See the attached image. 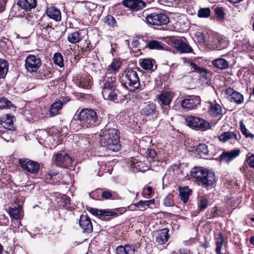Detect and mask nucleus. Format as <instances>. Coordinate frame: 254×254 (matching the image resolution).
Segmentation results:
<instances>
[{"label":"nucleus","mask_w":254,"mask_h":254,"mask_svg":"<svg viewBox=\"0 0 254 254\" xmlns=\"http://www.w3.org/2000/svg\"><path fill=\"white\" fill-rule=\"evenodd\" d=\"M119 139V131L115 128L109 127L107 125L101 131L100 145L109 150L117 152L121 149V145Z\"/></svg>","instance_id":"nucleus-1"},{"label":"nucleus","mask_w":254,"mask_h":254,"mask_svg":"<svg viewBox=\"0 0 254 254\" xmlns=\"http://www.w3.org/2000/svg\"><path fill=\"white\" fill-rule=\"evenodd\" d=\"M190 176L204 188H211L216 183L214 173L201 167L192 168L190 171Z\"/></svg>","instance_id":"nucleus-2"},{"label":"nucleus","mask_w":254,"mask_h":254,"mask_svg":"<svg viewBox=\"0 0 254 254\" xmlns=\"http://www.w3.org/2000/svg\"><path fill=\"white\" fill-rule=\"evenodd\" d=\"M78 119L82 126L87 127L97 126L101 122L97 113L92 109L82 110L78 116Z\"/></svg>","instance_id":"nucleus-3"},{"label":"nucleus","mask_w":254,"mask_h":254,"mask_svg":"<svg viewBox=\"0 0 254 254\" xmlns=\"http://www.w3.org/2000/svg\"><path fill=\"white\" fill-rule=\"evenodd\" d=\"M125 84L128 90L134 92L140 90V83L137 72L133 70H129L125 75Z\"/></svg>","instance_id":"nucleus-4"},{"label":"nucleus","mask_w":254,"mask_h":254,"mask_svg":"<svg viewBox=\"0 0 254 254\" xmlns=\"http://www.w3.org/2000/svg\"><path fill=\"white\" fill-rule=\"evenodd\" d=\"M186 123L188 127L196 130H205L210 128L208 122L195 116L187 117L186 118Z\"/></svg>","instance_id":"nucleus-5"},{"label":"nucleus","mask_w":254,"mask_h":254,"mask_svg":"<svg viewBox=\"0 0 254 254\" xmlns=\"http://www.w3.org/2000/svg\"><path fill=\"white\" fill-rule=\"evenodd\" d=\"M145 20L148 23L157 26L166 25L169 21V19L166 14L156 12L146 14Z\"/></svg>","instance_id":"nucleus-6"},{"label":"nucleus","mask_w":254,"mask_h":254,"mask_svg":"<svg viewBox=\"0 0 254 254\" xmlns=\"http://www.w3.org/2000/svg\"><path fill=\"white\" fill-rule=\"evenodd\" d=\"M18 162L22 169L31 174H36L39 170L40 164L37 162L22 158L19 159Z\"/></svg>","instance_id":"nucleus-7"},{"label":"nucleus","mask_w":254,"mask_h":254,"mask_svg":"<svg viewBox=\"0 0 254 254\" xmlns=\"http://www.w3.org/2000/svg\"><path fill=\"white\" fill-rule=\"evenodd\" d=\"M42 64L40 58L35 55H29L25 61V66L29 72H35Z\"/></svg>","instance_id":"nucleus-8"},{"label":"nucleus","mask_w":254,"mask_h":254,"mask_svg":"<svg viewBox=\"0 0 254 254\" xmlns=\"http://www.w3.org/2000/svg\"><path fill=\"white\" fill-rule=\"evenodd\" d=\"M53 161L59 167L68 168L72 164V159L66 153H58L53 157Z\"/></svg>","instance_id":"nucleus-9"},{"label":"nucleus","mask_w":254,"mask_h":254,"mask_svg":"<svg viewBox=\"0 0 254 254\" xmlns=\"http://www.w3.org/2000/svg\"><path fill=\"white\" fill-rule=\"evenodd\" d=\"M91 79L92 77L88 74L76 75L73 77V81L78 87L88 89L91 88Z\"/></svg>","instance_id":"nucleus-10"},{"label":"nucleus","mask_w":254,"mask_h":254,"mask_svg":"<svg viewBox=\"0 0 254 254\" xmlns=\"http://www.w3.org/2000/svg\"><path fill=\"white\" fill-rule=\"evenodd\" d=\"M200 98L198 96H190L188 98L182 100L181 105L185 109L187 110H193L200 103Z\"/></svg>","instance_id":"nucleus-11"},{"label":"nucleus","mask_w":254,"mask_h":254,"mask_svg":"<svg viewBox=\"0 0 254 254\" xmlns=\"http://www.w3.org/2000/svg\"><path fill=\"white\" fill-rule=\"evenodd\" d=\"M116 81V78L115 76L108 77L106 75L103 81V84L101 86L102 89V94L110 91L115 90L117 87Z\"/></svg>","instance_id":"nucleus-12"},{"label":"nucleus","mask_w":254,"mask_h":254,"mask_svg":"<svg viewBox=\"0 0 254 254\" xmlns=\"http://www.w3.org/2000/svg\"><path fill=\"white\" fill-rule=\"evenodd\" d=\"M142 116L146 117H153L155 115V118L157 117V111L156 110V106L153 103H145L142 106L140 111Z\"/></svg>","instance_id":"nucleus-13"},{"label":"nucleus","mask_w":254,"mask_h":254,"mask_svg":"<svg viewBox=\"0 0 254 254\" xmlns=\"http://www.w3.org/2000/svg\"><path fill=\"white\" fill-rule=\"evenodd\" d=\"M122 3L125 7L135 11L142 9L146 6L145 2L141 0H123Z\"/></svg>","instance_id":"nucleus-14"},{"label":"nucleus","mask_w":254,"mask_h":254,"mask_svg":"<svg viewBox=\"0 0 254 254\" xmlns=\"http://www.w3.org/2000/svg\"><path fill=\"white\" fill-rule=\"evenodd\" d=\"M240 153V150L239 149H235L229 151H223L219 156L220 160L222 162L229 163L238 156Z\"/></svg>","instance_id":"nucleus-15"},{"label":"nucleus","mask_w":254,"mask_h":254,"mask_svg":"<svg viewBox=\"0 0 254 254\" xmlns=\"http://www.w3.org/2000/svg\"><path fill=\"white\" fill-rule=\"evenodd\" d=\"M88 210L93 215L99 216L103 219L106 216L115 217L118 216L116 212L109 209H98L94 208H90Z\"/></svg>","instance_id":"nucleus-16"},{"label":"nucleus","mask_w":254,"mask_h":254,"mask_svg":"<svg viewBox=\"0 0 254 254\" xmlns=\"http://www.w3.org/2000/svg\"><path fill=\"white\" fill-rule=\"evenodd\" d=\"M226 94L229 97V100L231 102H234L237 104H241L244 101V97L242 94L229 88L226 90Z\"/></svg>","instance_id":"nucleus-17"},{"label":"nucleus","mask_w":254,"mask_h":254,"mask_svg":"<svg viewBox=\"0 0 254 254\" xmlns=\"http://www.w3.org/2000/svg\"><path fill=\"white\" fill-rule=\"evenodd\" d=\"M80 226L83 229V232L91 233L93 230L92 225L90 219L87 215H82L79 221Z\"/></svg>","instance_id":"nucleus-18"},{"label":"nucleus","mask_w":254,"mask_h":254,"mask_svg":"<svg viewBox=\"0 0 254 254\" xmlns=\"http://www.w3.org/2000/svg\"><path fill=\"white\" fill-rule=\"evenodd\" d=\"M173 43L175 47L181 53H191L192 49L181 39H175Z\"/></svg>","instance_id":"nucleus-19"},{"label":"nucleus","mask_w":254,"mask_h":254,"mask_svg":"<svg viewBox=\"0 0 254 254\" xmlns=\"http://www.w3.org/2000/svg\"><path fill=\"white\" fill-rule=\"evenodd\" d=\"M46 14L49 17L56 21H60L61 20V11L55 6H50L48 7L46 11Z\"/></svg>","instance_id":"nucleus-20"},{"label":"nucleus","mask_w":254,"mask_h":254,"mask_svg":"<svg viewBox=\"0 0 254 254\" xmlns=\"http://www.w3.org/2000/svg\"><path fill=\"white\" fill-rule=\"evenodd\" d=\"M219 139L223 142H226L228 140H232V143H235L236 141H239V140L237 133L234 131L225 132L219 136Z\"/></svg>","instance_id":"nucleus-21"},{"label":"nucleus","mask_w":254,"mask_h":254,"mask_svg":"<svg viewBox=\"0 0 254 254\" xmlns=\"http://www.w3.org/2000/svg\"><path fill=\"white\" fill-rule=\"evenodd\" d=\"M174 96V94L170 91H164L159 95V101L164 105H169Z\"/></svg>","instance_id":"nucleus-22"},{"label":"nucleus","mask_w":254,"mask_h":254,"mask_svg":"<svg viewBox=\"0 0 254 254\" xmlns=\"http://www.w3.org/2000/svg\"><path fill=\"white\" fill-rule=\"evenodd\" d=\"M0 124L4 128L11 130L13 128V117L8 115H4L0 119Z\"/></svg>","instance_id":"nucleus-23"},{"label":"nucleus","mask_w":254,"mask_h":254,"mask_svg":"<svg viewBox=\"0 0 254 254\" xmlns=\"http://www.w3.org/2000/svg\"><path fill=\"white\" fill-rule=\"evenodd\" d=\"M168 232L169 230L167 228H164L161 230L158 233L156 242L159 245H163L166 243L168 240L169 237Z\"/></svg>","instance_id":"nucleus-24"},{"label":"nucleus","mask_w":254,"mask_h":254,"mask_svg":"<svg viewBox=\"0 0 254 254\" xmlns=\"http://www.w3.org/2000/svg\"><path fill=\"white\" fill-rule=\"evenodd\" d=\"M7 211L11 218L15 220L20 219L23 216V212L21 211V207L19 205L18 207H14L13 208L9 207L7 209Z\"/></svg>","instance_id":"nucleus-25"},{"label":"nucleus","mask_w":254,"mask_h":254,"mask_svg":"<svg viewBox=\"0 0 254 254\" xmlns=\"http://www.w3.org/2000/svg\"><path fill=\"white\" fill-rule=\"evenodd\" d=\"M122 65L121 61L118 59H113L112 63L108 67L107 75L109 74H115L118 72Z\"/></svg>","instance_id":"nucleus-26"},{"label":"nucleus","mask_w":254,"mask_h":254,"mask_svg":"<svg viewBox=\"0 0 254 254\" xmlns=\"http://www.w3.org/2000/svg\"><path fill=\"white\" fill-rule=\"evenodd\" d=\"M213 43L214 45L215 46V48L218 50L226 48L228 45V43L225 38L218 35L214 38Z\"/></svg>","instance_id":"nucleus-27"},{"label":"nucleus","mask_w":254,"mask_h":254,"mask_svg":"<svg viewBox=\"0 0 254 254\" xmlns=\"http://www.w3.org/2000/svg\"><path fill=\"white\" fill-rule=\"evenodd\" d=\"M212 65L220 69H227L230 65V62L222 58L215 59L212 62Z\"/></svg>","instance_id":"nucleus-28"},{"label":"nucleus","mask_w":254,"mask_h":254,"mask_svg":"<svg viewBox=\"0 0 254 254\" xmlns=\"http://www.w3.org/2000/svg\"><path fill=\"white\" fill-rule=\"evenodd\" d=\"M36 4V0H20L18 2V5L26 10L35 8Z\"/></svg>","instance_id":"nucleus-29"},{"label":"nucleus","mask_w":254,"mask_h":254,"mask_svg":"<svg viewBox=\"0 0 254 254\" xmlns=\"http://www.w3.org/2000/svg\"><path fill=\"white\" fill-rule=\"evenodd\" d=\"M179 193L181 200L184 203H187L189 200L190 195L191 193V190L188 187L184 188H179Z\"/></svg>","instance_id":"nucleus-30"},{"label":"nucleus","mask_w":254,"mask_h":254,"mask_svg":"<svg viewBox=\"0 0 254 254\" xmlns=\"http://www.w3.org/2000/svg\"><path fill=\"white\" fill-rule=\"evenodd\" d=\"M190 67L191 69H193L194 71L199 73L201 76L206 79L208 78L210 75V73L206 69L197 66V65L193 63H190Z\"/></svg>","instance_id":"nucleus-31"},{"label":"nucleus","mask_w":254,"mask_h":254,"mask_svg":"<svg viewBox=\"0 0 254 254\" xmlns=\"http://www.w3.org/2000/svg\"><path fill=\"white\" fill-rule=\"evenodd\" d=\"M63 103L61 100L54 102L52 105L50 110L51 117H54L58 114L63 107Z\"/></svg>","instance_id":"nucleus-32"},{"label":"nucleus","mask_w":254,"mask_h":254,"mask_svg":"<svg viewBox=\"0 0 254 254\" xmlns=\"http://www.w3.org/2000/svg\"><path fill=\"white\" fill-rule=\"evenodd\" d=\"M83 38L82 34L80 31H76L70 33L67 37L68 41L72 43L75 44L80 41Z\"/></svg>","instance_id":"nucleus-33"},{"label":"nucleus","mask_w":254,"mask_h":254,"mask_svg":"<svg viewBox=\"0 0 254 254\" xmlns=\"http://www.w3.org/2000/svg\"><path fill=\"white\" fill-rule=\"evenodd\" d=\"M208 111L213 116H217L222 113V108L220 105L215 103H211L209 106Z\"/></svg>","instance_id":"nucleus-34"},{"label":"nucleus","mask_w":254,"mask_h":254,"mask_svg":"<svg viewBox=\"0 0 254 254\" xmlns=\"http://www.w3.org/2000/svg\"><path fill=\"white\" fill-rule=\"evenodd\" d=\"M154 199L148 200H140L137 203L133 204L134 206H136L139 210L143 211L146 209L147 207L154 203Z\"/></svg>","instance_id":"nucleus-35"},{"label":"nucleus","mask_w":254,"mask_h":254,"mask_svg":"<svg viewBox=\"0 0 254 254\" xmlns=\"http://www.w3.org/2000/svg\"><path fill=\"white\" fill-rule=\"evenodd\" d=\"M8 69V64L4 59H0V79L3 78L6 75Z\"/></svg>","instance_id":"nucleus-36"},{"label":"nucleus","mask_w":254,"mask_h":254,"mask_svg":"<svg viewBox=\"0 0 254 254\" xmlns=\"http://www.w3.org/2000/svg\"><path fill=\"white\" fill-rule=\"evenodd\" d=\"M147 46L150 49L160 50L163 49L162 43L155 40L149 41Z\"/></svg>","instance_id":"nucleus-37"},{"label":"nucleus","mask_w":254,"mask_h":254,"mask_svg":"<svg viewBox=\"0 0 254 254\" xmlns=\"http://www.w3.org/2000/svg\"><path fill=\"white\" fill-rule=\"evenodd\" d=\"M102 96L104 99L108 100L111 101H114L115 102H119V101L117 99V94L115 92V90L110 91L105 94H102Z\"/></svg>","instance_id":"nucleus-38"},{"label":"nucleus","mask_w":254,"mask_h":254,"mask_svg":"<svg viewBox=\"0 0 254 254\" xmlns=\"http://www.w3.org/2000/svg\"><path fill=\"white\" fill-rule=\"evenodd\" d=\"M195 151L200 156L206 155L208 153L207 146L205 144H199L196 147Z\"/></svg>","instance_id":"nucleus-39"},{"label":"nucleus","mask_w":254,"mask_h":254,"mask_svg":"<svg viewBox=\"0 0 254 254\" xmlns=\"http://www.w3.org/2000/svg\"><path fill=\"white\" fill-rule=\"evenodd\" d=\"M53 60L54 63L60 67H62L64 66L63 57L61 53H55L54 55Z\"/></svg>","instance_id":"nucleus-40"},{"label":"nucleus","mask_w":254,"mask_h":254,"mask_svg":"<svg viewBox=\"0 0 254 254\" xmlns=\"http://www.w3.org/2000/svg\"><path fill=\"white\" fill-rule=\"evenodd\" d=\"M141 66L147 70H153V64L152 61L149 59H143L140 63Z\"/></svg>","instance_id":"nucleus-41"},{"label":"nucleus","mask_w":254,"mask_h":254,"mask_svg":"<svg viewBox=\"0 0 254 254\" xmlns=\"http://www.w3.org/2000/svg\"><path fill=\"white\" fill-rule=\"evenodd\" d=\"M210 14L211 10L209 7L201 8L197 12V16L200 18H207Z\"/></svg>","instance_id":"nucleus-42"},{"label":"nucleus","mask_w":254,"mask_h":254,"mask_svg":"<svg viewBox=\"0 0 254 254\" xmlns=\"http://www.w3.org/2000/svg\"><path fill=\"white\" fill-rule=\"evenodd\" d=\"M197 210L198 211H203L208 206V200L207 198L202 197L198 201Z\"/></svg>","instance_id":"nucleus-43"},{"label":"nucleus","mask_w":254,"mask_h":254,"mask_svg":"<svg viewBox=\"0 0 254 254\" xmlns=\"http://www.w3.org/2000/svg\"><path fill=\"white\" fill-rule=\"evenodd\" d=\"M240 129L242 133L246 136V137H250L251 138H254V134L251 133L246 128L243 121L240 122Z\"/></svg>","instance_id":"nucleus-44"},{"label":"nucleus","mask_w":254,"mask_h":254,"mask_svg":"<svg viewBox=\"0 0 254 254\" xmlns=\"http://www.w3.org/2000/svg\"><path fill=\"white\" fill-rule=\"evenodd\" d=\"M164 204L167 207L173 206L175 204L173 195L171 193L168 194L164 200Z\"/></svg>","instance_id":"nucleus-45"},{"label":"nucleus","mask_w":254,"mask_h":254,"mask_svg":"<svg viewBox=\"0 0 254 254\" xmlns=\"http://www.w3.org/2000/svg\"><path fill=\"white\" fill-rule=\"evenodd\" d=\"M214 13L216 15V17L220 20L224 19L225 13L222 7H216L214 9Z\"/></svg>","instance_id":"nucleus-46"},{"label":"nucleus","mask_w":254,"mask_h":254,"mask_svg":"<svg viewBox=\"0 0 254 254\" xmlns=\"http://www.w3.org/2000/svg\"><path fill=\"white\" fill-rule=\"evenodd\" d=\"M12 105V103L4 97L0 98V108L4 109L9 108Z\"/></svg>","instance_id":"nucleus-47"},{"label":"nucleus","mask_w":254,"mask_h":254,"mask_svg":"<svg viewBox=\"0 0 254 254\" xmlns=\"http://www.w3.org/2000/svg\"><path fill=\"white\" fill-rule=\"evenodd\" d=\"M135 248L133 245H124V254H134Z\"/></svg>","instance_id":"nucleus-48"},{"label":"nucleus","mask_w":254,"mask_h":254,"mask_svg":"<svg viewBox=\"0 0 254 254\" xmlns=\"http://www.w3.org/2000/svg\"><path fill=\"white\" fill-rule=\"evenodd\" d=\"M102 197L105 199H113V192L110 190H103L101 193Z\"/></svg>","instance_id":"nucleus-49"},{"label":"nucleus","mask_w":254,"mask_h":254,"mask_svg":"<svg viewBox=\"0 0 254 254\" xmlns=\"http://www.w3.org/2000/svg\"><path fill=\"white\" fill-rule=\"evenodd\" d=\"M8 222V219L5 214H0V223L1 225H7Z\"/></svg>","instance_id":"nucleus-50"},{"label":"nucleus","mask_w":254,"mask_h":254,"mask_svg":"<svg viewBox=\"0 0 254 254\" xmlns=\"http://www.w3.org/2000/svg\"><path fill=\"white\" fill-rule=\"evenodd\" d=\"M216 244H222L224 242V236L222 233H219L216 235Z\"/></svg>","instance_id":"nucleus-51"},{"label":"nucleus","mask_w":254,"mask_h":254,"mask_svg":"<svg viewBox=\"0 0 254 254\" xmlns=\"http://www.w3.org/2000/svg\"><path fill=\"white\" fill-rule=\"evenodd\" d=\"M247 163L250 167L254 168V155L247 158Z\"/></svg>","instance_id":"nucleus-52"},{"label":"nucleus","mask_w":254,"mask_h":254,"mask_svg":"<svg viewBox=\"0 0 254 254\" xmlns=\"http://www.w3.org/2000/svg\"><path fill=\"white\" fill-rule=\"evenodd\" d=\"M107 22L109 25L113 26L116 22V21L113 16L108 15L107 16Z\"/></svg>","instance_id":"nucleus-53"},{"label":"nucleus","mask_w":254,"mask_h":254,"mask_svg":"<svg viewBox=\"0 0 254 254\" xmlns=\"http://www.w3.org/2000/svg\"><path fill=\"white\" fill-rule=\"evenodd\" d=\"M139 45V41L137 39H134L130 44V48H138V46Z\"/></svg>","instance_id":"nucleus-54"},{"label":"nucleus","mask_w":254,"mask_h":254,"mask_svg":"<svg viewBox=\"0 0 254 254\" xmlns=\"http://www.w3.org/2000/svg\"><path fill=\"white\" fill-rule=\"evenodd\" d=\"M124 246H119L116 248L117 254H124Z\"/></svg>","instance_id":"nucleus-55"},{"label":"nucleus","mask_w":254,"mask_h":254,"mask_svg":"<svg viewBox=\"0 0 254 254\" xmlns=\"http://www.w3.org/2000/svg\"><path fill=\"white\" fill-rule=\"evenodd\" d=\"M5 0H0V12L4 10L5 7Z\"/></svg>","instance_id":"nucleus-56"},{"label":"nucleus","mask_w":254,"mask_h":254,"mask_svg":"<svg viewBox=\"0 0 254 254\" xmlns=\"http://www.w3.org/2000/svg\"><path fill=\"white\" fill-rule=\"evenodd\" d=\"M216 248L215 249V252H216V254H222L221 249H222L223 244H216Z\"/></svg>","instance_id":"nucleus-57"},{"label":"nucleus","mask_w":254,"mask_h":254,"mask_svg":"<svg viewBox=\"0 0 254 254\" xmlns=\"http://www.w3.org/2000/svg\"><path fill=\"white\" fill-rule=\"evenodd\" d=\"M145 190L147 191L146 194L148 196H150L152 192V188L151 187L148 186L144 189V191H145Z\"/></svg>","instance_id":"nucleus-58"},{"label":"nucleus","mask_w":254,"mask_h":254,"mask_svg":"<svg viewBox=\"0 0 254 254\" xmlns=\"http://www.w3.org/2000/svg\"><path fill=\"white\" fill-rule=\"evenodd\" d=\"M149 154L150 155V157L152 159H154L155 158V157L156 156L157 153L155 150H150Z\"/></svg>","instance_id":"nucleus-59"},{"label":"nucleus","mask_w":254,"mask_h":254,"mask_svg":"<svg viewBox=\"0 0 254 254\" xmlns=\"http://www.w3.org/2000/svg\"><path fill=\"white\" fill-rule=\"evenodd\" d=\"M57 175V173L56 172H50L48 174V175H47V179H48L49 178L48 177H49V178H52V177L55 176Z\"/></svg>","instance_id":"nucleus-60"},{"label":"nucleus","mask_w":254,"mask_h":254,"mask_svg":"<svg viewBox=\"0 0 254 254\" xmlns=\"http://www.w3.org/2000/svg\"><path fill=\"white\" fill-rule=\"evenodd\" d=\"M43 28L46 29L47 30H48V29L50 30V31H51L52 30H54V28H52L49 24H47L45 26H42Z\"/></svg>","instance_id":"nucleus-61"},{"label":"nucleus","mask_w":254,"mask_h":254,"mask_svg":"<svg viewBox=\"0 0 254 254\" xmlns=\"http://www.w3.org/2000/svg\"><path fill=\"white\" fill-rule=\"evenodd\" d=\"M143 93H140L135 95L136 98L138 99H142Z\"/></svg>","instance_id":"nucleus-62"},{"label":"nucleus","mask_w":254,"mask_h":254,"mask_svg":"<svg viewBox=\"0 0 254 254\" xmlns=\"http://www.w3.org/2000/svg\"><path fill=\"white\" fill-rule=\"evenodd\" d=\"M229 0L231 2L237 3H239V2L243 1V0Z\"/></svg>","instance_id":"nucleus-63"},{"label":"nucleus","mask_w":254,"mask_h":254,"mask_svg":"<svg viewBox=\"0 0 254 254\" xmlns=\"http://www.w3.org/2000/svg\"><path fill=\"white\" fill-rule=\"evenodd\" d=\"M250 241L251 244H252L254 246V236H252L250 238Z\"/></svg>","instance_id":"nucleus-64"}]
</instances>
